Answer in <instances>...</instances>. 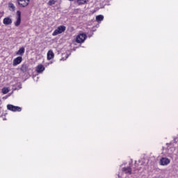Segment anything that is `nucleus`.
<instances>
[{
  "label": "nucleus",
  "mask_w": 178,
  "mask_h": 178,
  "mask_svg": "<svg viewBox=\"0 0 178 178\" xmlns=\"http://www.w3.org/2000/svg\"><path fill=\"white\" fill-rule=\"evenodd\" d=\"M8 98H9V95H6L3 97V99H8Z\"/></svg>",
  "instance_id": "aec40b11"
},
{
  "label": "nucleus",
  "mask_w": 178,
  "mask_h": 178,
  "mask_svg": "<svg viewBox=\"0 0 178 178\" xmlns=\"http://www.w3.org/2000/svg\"><path fill=\"white\" fill-rule=\"evenodd\" d=\"M104 20V15H97L96 16V21L97 22H102Z\"/></svg>",
  "instance_id": "4468645a"
},
{
  "label": "nucleus",
  "mask_w": 178,
  "mask_h": 178,
  "mask_svg": "<svg viewBox=\"0 0 178 178\" xmlns=\"http://www.w3.org/2000/svg\"><path fill=\"white\" fill-rule=\"evenodd\" d=\"M22 62H23V57L18 56L13 60V66H17V65H20Z\"/></svg>",
  "instance_id": "0eeeda50"
},
{
  "label": "nucleus",
  "mask_w": 178,
  "mask_h": 178,
  "mask_svg": "<svg viewBox=\"0 0 178 178\" xmlns=\"http://www.w3.org/2000/svg\"><path fill=\"white\" fill-rule=\"evenodd\" d=\"M9 8H10L11 9H13V10H15V5L12 3H9Z\"/></svg>",
  "instance_id": "a211bd4d"
},
{
  "label": "nucleus",
  "mask_w": 178,
  "mask_h": 178,
  "mask_svg": "<svg viewBox=\"0 0 178 178\" xmlns=\"http://www.w3.org/2000/svg\"><path fill=\"white\" fill-rule=\"evenodd\" d=\"M3 23L6 26H9V24H12V19L9 17H5L3 20Z\"/></svg>",
  "instance_id": "6e6552de"
},
{
  "label": "nucleus",
  "mask_w": 178,
  "mask_h": 178,
  "mask_svg": "<svg viewBox=\"0 0 178 178\" xmlns=\"http://www.w3.org/2000/svg\"><path fill=\"white\" fill-rule=\"evenodd\" d=\"M19 89H20V88H22V85H20V86H19Z\"/></svg>",
  "instance_id": "4be33fe9"
},
{
  "label": "nucleus",
  "mask_w": 178,
  "mask_h": 178,
  "mask_svg": "<svg viewBox=\"0 0 178 178\" xmlns=\"http://www.w3.org/2000/svg\"><path fill=\"white\" fill-rule=\"evenodd\" d=\"M55 54L52 50H49L47 52V60H51V59H54Z\"/></svg>",
  "instance_id": "1a4fd4ad"
},
{
  "label": "nucleus",
  "mask_w": 178,
  "mask_h": 178,
  "mask_svg": "<svg viewBox=\"0 0 178 178\" xmlns=\"http://www.w3.org/2000/svg\"><path fill=\"white\" fill-rule=\"evenodd\" d=\"M9 95V97H10L12 95V93H9L8 95Z\"/></svg>",
  "instance_id": "412c9836"
},
{
  "label": "nucleus",
  "mask_w": 178,
  "mask_h": 178,
  "mask_svg": "<svg viewBox=\"0 0 178 178\" xmlns=\"http://www.w3.org/2000/svg\"><path fill=\"white\" fill-rule=\"evenodd\" d=\"M87 3V0H77V3L79 5H84V3Z\"/></svg>",
  "instance_id": "dca6fc26"
},
{
  "label": "nucleus",
  "mask_w": 178,
  "mask_h": 178,
  "mask_svg": "<svg viewBox=\"0 0 178 178\" xmlns=\"http://www.w3.org/2000/svg\"><path fill=\"white\" fill-rule=\"evenodd\" d=\"M70 55V54H66L65 59H67L69 58ZM65 59H64L63 58H62L63 60H65Z\"/></svg>",
  "instance_id": "6ab92c4d"
},
{
  "label": "nucleus",
  "mask_w": 178,
  "mask_h": 178,
  "mask_svg": "<svg viewBox=\"0 0 178 178\" xmlns=\"http://www.w3.org/2000/svg\"><path fill=\"white\" fill-rule=\"evenodd\" d=\"M26 51V49L24 47H21L16 52V55H19L20 56H23L24 55V52Z\"/></svg>",
  "instance_id": "9b49d317"
},
{
  "label": "nucleus",
  "mask_w": 178,
  "mask_h": 178,
  "mask_svg": "<svg viewBox=\"0 0 178 178\" xmlns=\"http://www.w3.org/2000/svg\"><path fill=\"white\" fill-rule=\"evenodd\" d=\"M7 109L11 111V112H22V108L17 106H13V104H8Z\"/></svg>",
  "instance_id": "7ed1b4c3"
},
{
  "label": "nucleus",
  "mask_w": 178,
  "mask_h": 178,
  "mask_svg": "<svg viewBox=\"0 0 178 178\" xmlns=\"http://www.w3.org/2000/svg\"><path fill=\"white\" fill-rule=\"evenodd\" d=\"M66 31V26L61 25L59 26L52 33V35H58V34H62V33H65Z\"/></svg>",
  "instance_id": "f03ea898"
},
{
  "label": "nucleus",
  "mask_w": 178,
  "mask_h": 178,
  "mask_svg": "<svg viewBox=\"0 0 178 178\" xmlns=\"http://www.w3.org/2000/svg\"><path fill=\"white\" fill-rule=\"evenodd\" d=\"M86 40H87V35L86 33H80L76 36V42L83 44Z\"/></svg>",
  "instance_id": "f257e3e1"
},
{
  "label": "nucleus",
  "mask_w": 178,
  "mask_h": 178,
  "mask_svg": "<svg viewBox=\"0 0 178 178\" xmlns=\"http://www.w3.org/2000/svg\"><path fill=\"white\" fill-rule=\"evenodd\" d=\"M55 3H56V1H55V0H50L48 2L49 6H52V5H55Z\"/></svg>",
  "instance_id": "f3484780"
},
{
  "label": "nucleus",
  "mask_w": 178,
  "mask_h": 178,
  "mask_svg": "<svg viewBox=\"0 0 178 178\" xmlns=\"http://www.w3.org/2000/svg\"><path fill=\"white\" fill-rule=\"evenodd\" d=\"M123 172H125V173H129V175H131V168H122Z\"/></svg>",
  "instance_id": "ddd939ff"
},
{
  "label": "nucleus",
  "mask_w": 178,
  "mask_h": 178,
  "mask_svg": "<svg viewBox=\"0 0 178 178\" xmlns=\"http://www.w3.org/2000/svg\"><path fill=\"white\" fill-rule=\"evenodd\" d=\"M9 91H10L9 88H3L1 90V92L3 94H8V92H9Z\"/></svg>",
  "instance_id": "2eb2a0df"
},
{
  "label": "nucleus",
  "mask_w": 178,
  "mask_h": 178,
  "mask_svg": "<svg viewBox=\"0 0 178 178\" xmlns=\"http://www.w3.org/2000/svg\"><path fill=\"white\" fill-rule=\"evenodd\" d=\"M17 21L15 23V26H16V27H19V26H20V23H22V12H20V10H17Z\"/></svg>",
  "instance_id": "423d86ee"
},
{
  "label": "nucleus",
  "mask_w": 178,
  "mask_h": 178,
  "mask_svg": "<svg viewBox=\"0 0 178 178\" xmlns=\"http://www.w3.org/2000/svg\"><path fill=\"white\" fill-rule=\"evenodd\" d=\"M45 70V67L42 65H38L36 67V72L37 73H42Z\"/></svg>",
  "instance_id": "9d476101"
},
{
  "label": "nucleus",
  "mask_w": 178,
  "mask_h": 178,
  "mask_svg": "<svg viewBox=\"0 0 178 178\" xmlns=\"http://www.w3.org/2000/svg\"><path fill=\"white\" fill-rule=\"evenodd\" d=\"M159 163L161 166H168V165H169V163H170V159H169L166 157H162L160 159Z\"/></svg>",
  "instance_id": "20e7f679"
},
{
  "label": "nucleus",
  "mask_w": 178,
  "mask_h": 178,
  "mask_svg": "<svg viewBox=\"0 0 178 178\" xmlns=\"http://www.w3.org/2000/svg\"><path fill=\"white\" fill-rule=\"evenodd\" d=\"M21 72H23V73L29 72V65L23 64L21 67Z\"/></svg>",
  "instance_id": "f8f14e48"
},
{
  "label": "nucleus",
  "mask_w": 178,
  "mask_h": 178,
  "mask_svg": "<svg viewBox=\"0 0 178 178\" xmlns=\"http://www.w3.org/2000/svg\"><path fill=\"white\" fill-rule=\"evenodd\" d=\"M17 3L21 8H26V6H29L30 0H17Z\"/></svg>",
  "instance_id": "39448f33"
}]
</instances>
